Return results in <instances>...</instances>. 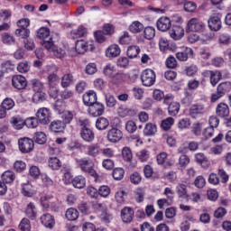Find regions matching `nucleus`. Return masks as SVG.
<instances>
[{"mask_svg":"<svg viewBox=\"0 0 231 231\" xmlns=\"http://www.w3.org/2000/svg\"><path fill=\"white\" fill-rule=\"evenodd\" d=\"M144 39L151 41L154 39L156 35V30L152 26L144 27L143 29Z\"/></svg>","mask_w":231,"mask_h":231,"instance_id":"nucleus-44","label":"nucleus"},{"mask_svg":"<svg viewBox=\"0 0 231 231\" xmlns=\"http://www.w3.org/2000/svg\"><path fill=\"white\" fill-rule=\"evenodd\" d=\"M42 44L48 51L53 52V55L58 57V59H62L64 58V55H66V51L64 50L57 47L56 44L53 43L52 38H50L49 41H44Z\"/></svg>","mask_w":231,"mask_h":231,"instance_id":"nucleus-4","label":"nucleus"},{"mask_svg":"<svg viewBox=\"0 0 231 231\" xmlns=\"http://www.w3.org/2000/svg\"><path fill=\"white\" fill-rule=\"evenodd\" d=\"M73 80H74L73 74L67 73L63 75V77L61 78V87L69 88V86L73 84Z\"/></svg>","mask_w":231,"mask_h":231,"instance_id":"nucleus-40","label":"nucleus"},{"mask_svg":"<svg viewBox=\"0 0 231 231\" xmlns=\"http://www.w3.org/2000/svg\"><path fill=\"white\" fill-rule=\"evenodd\" d=\"M96 127L98 131H106L109 127V121L106 117H99L96 121Z\"/></svg>","mask_w":231,"mask_h":231,"instance_id":"nucleus-33","label":"nucleus"},{"mask_svg":"<svg viewBox=\"0 0 231 231\" xmlns=\"http://www.w3.org/2000/svg\"><path fill=\"white\" fill-rule=\"evenodd\" d=\"M59 76L55 73H51L48 76V84L51 88H55L59 84Z\"/></svg>","mask_w":231,"mask_h":231,"instance_id":"nucleus-62","label":"nucleus"},{"mask_svg":"<svg viewBox=\"0 0 231 231\" xmlns=\"http://www.w3.org/2000/svg\"><path fill=\"white\" fill-rule=\"evenodd\" d=\"M158 132V126L154 123H147L143 129L144 136H154Z\"/></svg>","mask_w":231,"mask_h":231,"instance_id":"nucleus-28","label":"nucleus"},{"mask_svg":"<svg viewBox=\"0 0 231 231\" xmlns=\"http://www.w3.org/2000/svg\"><path fill=\"white\" fill-rule=\"evenodd\" d=\"M86 33H88L86 27L79 25L77 29L70 31V37L71 39H80L86 37Z\"/></svg>","mask_w":231,"mask_h":231,"instance_id":"nucleus-23","label":"nucleus"},{"mask_svg":"<svg viewBox=\"0 0 231 231\" xmlns=\"http://www.w3.org/2000/svg\"><path fill=\"white\" fill-rule=\"evenodd\" d=\"M159 48L162 53H167V51H174V50H176V45L169 42L167 38H160Z\"/></svg>","mask_w":231,"mask_h":231,"instance_id":"nucleus-17","label":"nucleus"},{"mask_svg":"<svg viewBox=\"0 0 231 231\" xmlns=\"http://www.w3.org/2000/svg\"><path fill=\"white\" fill-rule=\"evenodd\" d=\"M122 53V50L118 44H112L106 50V57L107 59H116Z\"/></svg>","mask_w":231,"mask_h":231,"instance_id":"nucleus-18","label":"nucleus"},{"mask_svg":"<svg viewBox=\"0 0 231 231\" xmlns=\"http://www.w3.org/2000/svg\"><path fill=\"white\" fill-rule=\"evenodd\" d=\"M75 51L79 55H84L88 51V42L84 40H79L75 44Z\"/></svg>","mask_w":231,"mask_h":231,"instance_id":"nucleus-27","label":"nucleus"},{"mask_svg":"<svg viewBox=\"0 0 231 231\" xmlns=\"http://www.w3.org/2000/svg\"><path fill=\"white\" fill-rule=\"evenodd\" d=\"M126 75L123 72H116L115 75L112 77V81L114 84H122L124 80L126 79Z\"/></svg>","mask_w":231,"mask_h":231,"instance_id":"nucleus-55","label":"nucleus"},{"mask_svg":"<svg viewBox=\"0 0 231 231\" xmlns=\"http://www.w3.org/2000/svg\"><path fill=\"white\" fill-rule=\"evenodd\" d=\"M176 191L179 198H183L184 199H189V194L187 193V185L185 184H179L176 187Z\"/></svg>","mask_w":231,"mask_h":231,"instance_id":"nucleus-41","label":"nucleus"},{"mask_svg":"<svg viewBox=\"0 0 231 231\" xmlns=\"http://www.w3.org/2000/svg\"><path fill=\"white\" fill-rule=\"evenodd\" d=\"M208 26L212 32H219L221 30V14L211 15L208 21Z\"/></svg>","mask_w":231,"mask_h":231,"instance_id":"nucleus-7","label":"nucleus"},{"mask_svg":"<svg viewBox=\"0 0 231 231\" xmlns=\"http://www.w3.org/2000/svg\"><path fill=\"white\" fill-rule=\"evenodd\" d=\"M105 106L104 104L100 103V102H96L93 105H90L88 106V114L91 116L97 117V116H102V115H104V111H105Z\"/></svg>","mask_w":231,"mask_h":231,"instance_id":"nucleus-12","label":"nucleus"},{"mask_svg":"<svg viewBox=\"0 0 231 231\" xmlns=\"http://www.w3.org/2000/svg\"><path fill=\"white\" fill-rule=\"evenodd\" d=\"M19 228L21 231H30L32 230V224L28 218H23L19 224Z\"/></svg>","mask_w":231,"mask_h":231,"instance_id":"nucleus-57","label":"nucleus"},{"mask_svg":"<svg viewBox=\"0 0 231 231\" xmlns=\"http://www.w3.org/2000/svg\"><path fill=\"white\" fill-rule=\"evenodd\" d=\"M34 140L36 143L44 145V143H46V134H44V132H36L34 134Z\"/></svg>","mask_w":231,"mask_h":231,"instance_id":"nucleus-54","label":"nucleus"},{"mask_svg":"<svg viewBox=\"0 0 231 231\" xmlns=\"http://www.w3.org/2000/svg\"><path fill=\"white\" fill-rule=\"evenodd\" d=\"M136 157L142 162H148L149 158H151V152L147 150H141L136 152Z\"/></svg>","mask_w":231,"mask_h":231,"instance_id":"nucleus-48","label":"nucleus"},{"mask_svg":"<svg viewBox=\"0 0 231 231\" xmlns=\"http://www.w3.org/2000/svg\"><path fill=\"white\" fill-rule=\"evenodd\" d=\"M117 115L121 118H125V116H134V115H136V111L127 106H119L117 108Z\"/></svg>","mask_w":231,"mask_h":231,"instance_id":"nucleus-24","label":"nucleus"},{"mask_svg":"<svg viewBox=\"0 0 231 231\" xmlns=\"http://www.w3.org/2000/svg\"><path fill=\"white\" fill-rule=\"evenodd\" d=\"M16 37H22V39H28L30 37V29H16L14 32Z\"/></svg>","mask_w":231,"mask_h":231,"instance_id":"nucleus-64","label":"nucleus"},{"mask_svg":"<svg viewBox=\"0 0 231 231\" xmlns=\"http://www.w3.org/2000/svg\"><path fill=\"white\" fill-rule=\"evenodd\" d=\"M134 217V210L131 208L125 207L121 210V218L124 223H131Z\"/></svg>","mask_w":231,"mask_h":231,"instance_id":"nucleus-21","label":"nucleus"},{"mask_svg":"<svg viewBox=\"0 0 231 231\" xmlns=\"http://www.w3.org/2000/svg\"><path fill=\"white\" fill-rule=\"evenodd\" d=\"M205 28H206L205 23L198 18H191L189 21H188V23H187L188 32H197L199 33H201L205 32Z\"/></svg>","mask_w":231,"mask_h":231,"instance_id":"nucleus-5","label":"nucleus"},{"mask_svg":"<svg viewBox=\"0 0 231 231\" xmlns=\"http://www.w3.org/2000/svg\"><path fill=\"white\" fill-rule=\"evenodd\" d=\"M40 221L46 228H53L55 226V218L50 213L43 214L40 217Z\"/></svg>","mask_w":231,"mask_h":231,"instance_id":"nucleus-20","label":"nucleus"},{"mask_svg":"<svg viewBox=\"0 0 231 231\" xmlns=\"http://www.w3.org/2000/svg\"><path fill=\"white\" fill-rule=\"evenodd\" d=\"M87 156H90V158H97V156H100L102 154V147L100 143H94L87 145Z\"/></svg>","mask_w":231,"mask_h":231,"instance_id":"nucleus-13","label":"nucleus"},{"mask_svg":"<svg viewBox=\"0 0 231 231\" xmlns=\"http://www.w3.org/2000/svg\"><path fill=\"white\" fill-rule=\"evenodd\" d=\"M217 89L225 96L231 91V83L229 81L222 82L217 86Z\"/></svg>","mask_w":231,"mask_h":231,"instance_id":"nucleus-49","label":"nucleus"},{"mask_svg":"<svg viewBox=\"0 0 231 231\" xmlns=\"http://www.w3.org/2000/svg\"><path fill=\"white\" fill-rule=\"evenodd\" d=\"M11 124H13L14 129H23L25 125V121L20 116H14L11 119Z\"/></svg>","mask_w":231,"mask_h":231,"instance_id":"nucleus-50","label":"nucleus"},{"mask_svg":"<svg viewBox=\"0 0 231 231\" xmlns=\"http://www.w3.org/2000/svg\"><path fill=\"white\" fill-rule=\"evenodd\" d=\"M157 29L160 32H167V30L171 29V19L169 17L162 16L157 20Z\"/></svg>","mask_w":231,"mask_h":231,"instance_id":"nucleus-19","label":"nucleus"},{"mask_svg":"<svg viewBox=\"0 0 231 231\" xmlns=\"http://www.w3.org/2000/svg\"><path fill=\"white\" fill-rule=\"evenodd\" d=\"M25 125L29 129H35V127L39 125V119H37V117H29L25 119Z\"/></svg>","mask_w":231,"mask_h":231,"instance_id":"nucleus-58","label":"nucleus"},{"mask_svg":"<svg viewBox=\"0 0 231 231\" xmlns=\"http://www.w3.org/2000/svg\"><path fill=\"white\" fill-rule=\"evenodd\" d=\"M168 113L170 116H176L180 113V103L171 102L168 107Z\"/></svg>","mask_w":231,"mask_h":231,"instance_id":"nucleus-47","label":"nucleus"},{"mask_svg":"<svg viewBox=\"0 0 231 231\" xmlns=\"http://www.w3.org/2000/svg\"><path fill=\"white\" fill-rule=\"evenodd\" d=\"M124 137V134L118 128H111L107 132L106 138L111 143H118Z\"/></svg>","mask_w":231,"mask_h":231,"instance_id":"nucleus-10","label":"nucleus"},{"mask_svg":"<svg viewBox=\"0 0 231 231\" xmlns=\"http://www.w3.org/2000/svg\"><path fill=\"white\" fill-rule=\"evenodd\" d=\"M141 80L143 86L151 88L156 82V73L151 69H146L141 73Z\"/></svg>","mask_w":231,"mask_h":231,"instance_id":"nucleus-3","label":"nucleus"},{"mask_svg":"<svg viewBox=\"0 0 231 231\" xmlns=\"http://www.w3.org/2000/svg\"><path fill=\"white\" fill-rule=\"evenodd\" d=\"M2 180L4 183H14L15 181V173L12 171H5L2 174Z\"/></svg>","mask_w":231,"mask_h":231,"instance_id":"nucleus-34","label":"nucleus"},{"mask_svg":"<svg viewBox=\"0 0 231 231\" xmlns=\"http://www.w3.org/2000/svg\"><path fill=\"white\" fill-rule=\"evenodd\" d=\"M25 214L30 219H35L37 217V212L35 211V204L30 202L25 209Z\"/></svg>","mask_w":231,"mask_h":231,"instance_id":"nucleus-37","label":"nucleus"},{"mask_svg":"<svg viewBox=\"0 0 231 231\" xmlns=\"http://www.w3.org/2000/svg\"><path fill=\"white\" fill-rule=\"evenodd\" d=\"M217 41L220 46H228L231 43V36L228 33H221Z\"/></svg>","mask_w":231,"mask_h":231,"instance_id":"nucleus-45","label":"nucleus"},{"mask_svg":"<svg viewBox=\"0 0 231 231\" xmlns=\"http://www.w3.org/2000/svg\"><path fill=\"white\" fill-rule=\"evenodd\" d=\"M216 112L217 116H220V118H226V116L230 115V109L228 108V105L225 103L218 104Z\"/></svg>","mask_w":231,"mask_h":231,"instance_id":"nucleus-22","label":"nucleus"},{"mask_svg":"<svg viewBox=\"0 0 231 231\" xmlns=\"http://www.w3.org/2000/svg\"><path fill=\"white\" fill-rule=\"evenodd\" d=\"M50 109L46 107H42L38 109L36 112V118L40 124H42L43 125H46L47 124H50Z\"/></svg>","mask_w":231,"mask_h":231,"instance_id":"nucleus-9","label":"nucleus"},{"mask_svg":"<svg viewBox=\"0 0 231 231\" xmlns=\"http://www.w3.org/2000/svg\"><path fill=\"white\" fill-rule=\"evenodd\" d=\"M223 75L221 74L220 71L218 70H213V72H211V76H210V84L211 86L216 87L217 86V83L219 82V80H221Z\"/></svg>","mask_w":231,"mask_h":231,"instance_id":"nucleus-39","label":"nucleus"},{"mask_svg":"<svg viewBox=\"0 0 231 231\" xmlns=\"http://www.w3.org/2000/svg\"><path fill=\"white\" fill-rule=\"evenodd\" d=\"M66 125L62 121H53L50 125L51 131H52V133H62Z\"/></svg>","mask_w":231,"mask_h":231,"instance_id":"nucleus-32","label":"nucleus"},{"mask_svg":"<svg viewBox=\"0 0 231 231\" xmlns=\"http://www.w3.org/2000/svg\"><path fill=\"white\" fill-rule=\"evenodd\" d=\"M98 71V69L97 68V63H88L85 67V73L87 75H95Z\"/></svg>","mask_w":231,"mask_h":231,"instance_id":"nucleus-63","label":"nucleus"},{"mask_svg":"<svg viewBox=\"0 0 231 231\" xmlns=\"http://www.w3.org/2000/svg\"><path fill=\"white\" fill-rule=\"evenodd\" d=\"M12 86L15 89H25L26 86H28V81L23 75H14L12 78Z\"/></svg>","mask_w":231,"mask_h":231,"instance_id":"nucleus-11","label":"nucleus"},{"mask_svg":"<svg viewBox=\"0 0 231 231\" xmlns=\"http://www.w3.org/2000/svg\"><path fill=\"white\" fill-rule=\"evenodd\" d=\"M15 69V65L11 60H6L1 63L0 69L2 72L5 73H10V71H14Z\"/></svg>","mask_w":231,"mask_h":231,"instance_id":"nucleus-38","label":"nucleus"},{"mask_svg":"<svg viewBox=\"0 0 231 231\" xmlns=\"http://www.w3.org/2000/svg\"><path fill=\"white\" fill-rule=\"evenodd\" d=\"M116 73V68L111 63L106 65L103 69V74L105 77H109L113 79V76Z\"/></svg>","mask_w":231,"mask_h":231,"instance_id":"nucleus-36","label":"nucleus"},{"mask_svg":"<svg viewBox=\"0 0 231 231\" xmlns=\"http://www.w3.org/2000/svg\"><path fill=\"white\" fill-rule=\"evenodd\" d=\"M22 194H23L26 198H32L35 196V189H33L32 183L27 182L22 184Z\"/></svg>","mask_w":231,"mask_h":231,"instance_id":"nucleus-25","label":"nucleus"},{"mask_svg":"<svg viewBox=\"0 0 231 231\" xmlns=\"http://www.w3.org/2000/svg\"><path fill=\"white\" fill-rule=\"evenodd\" d=\"M105 100L106 107H115V106H116V99L115 98V96H113L112 94H105Z\"/></svg>","mask_w":231,"mask_h":231,"instance_id":"nucleus-56","label":"nucleus"},{"mask_svg":"<svg viewBox=\"0 0 231 231\" xmlns=\"http://www.w3.org/2000/svg\"><path fill=\"white\" fill-rule=\"evenodd\" d=\"M73 116H75V112L73 111H69V110H67V111H64L62 116H61V118L63 120V124H71L72 120H73Z\"/></svg>","mask_w":231,"mask_h":231,"instance_id":"nucleus-52","label":"nucleus"},{"mask_svg":"<svg viewBox=\"0 0 231 231\" xmlns=\"http://www.w3.org/2000/svg\"><path fill=\"white\" fill-rule=\"evenodd\" d=\"M76 163L79 169H81L82 172L88 174L89 176H93V178H97V171L93 168V162L88 158L77 159Z\"/></svg>","mask_w":231,"mask_h":231,"instance_id":"nucleus-2","label":"nucleus"},{"mask_svg":"<svg viewBox=\"0 0 231 231\" xmlns=\"http://www.w3.org/2000/svg\"><path fill=\"white\" fill-rule=\"evenodd\" d=\"M1 106L5 111H10V109H14V106H15V102H14V99L7 97L4 99Z\"/></svg>","mask_w":231,"mask_h":231,"instance_id":"nucleus-60","label":"nucleus"},{"mask_svg":"<svg viewBox=\"0 0 231 231\" xmlns=\"http://www.w3.org/2000/svg\"><path fill=\"white\" fill-rule=\"evenodd\" d=\"M1 41L3 44H6L7 46H12V44H15V38L10 35L8 32H4L1 34Z\"/></svg>","mask_w":231,"mask_h":231,"instance_id":"nucleus-42","label":"nucleus"},{"mask_svg":"<svg viewBox=\"0 0 231 231\" xmlns=\"http://www.w3.org/2000/svg\"><path fill=\"white\" fill-rule=\"evenodd\" d=\"M18 145L21 152H23V154H28V152H32V151H33V147L35 144L33 143V140L28 137H23L22 139H19Z\"/></svg>","mask_w":231,"mask_h":231,"instance_id":"nucleus-6","label":"nucleus"},{"mask_svg":"<svg viewBox=\"0 0 231 231\" xmlns=\"http://www.w3.org/2000/svg\"><path fill=\"white\" fill-rule=\"evenodd\" d=\"M172 125H174V118L172 117H168L161 122V128L163 131H169Z\"/></svg>","mask_w":231,"mask_h":231,"instance_id":"nucleus-51","label":"nucleus"},{"mask_svg":"<svg viewBox=\"0 0 231 231\" xmlns=\"http://www.w3.org/2000/svg\"><path fill=\"white\" fill-rule=\"evenodd\" d=\"M80 124L82 125L80 129L81 139L85 141L86 143H93V142H95V132L91 128L86 126L89 125V120L84 119L83 121H80Z\"/></svg>","mask_w":231,"mask_h":231,"instance_id":"nucleus-1","label":"nucleus"},{"mask_svg":"<svg viewBox=\"0 0 231 231\" xmlns=\"http://www.w3.org/2000/svg\"><path fill=\"white\" fill-rule=\"evenodd\" d=\"M136 129H138V126L136 125V123L133 120H129L125 123V131L129 133L130 134H133V133H135Z\"/></svg>","mask_w":231,"mask_h":231,"instance_id":"nucleus-61","label":"nucleus"},{"mask_svg":"<svg viewBox=\"0 0 231 231\" xmlns=\"http://www.w3.org/2000/svg\"><path fill=\"white\" fill-rule=\"evenodd\" d=\"M49 35H50V28L48 27H41L36 32V37L38 39H42V41H43L44 39H48ZM42 42H44V41Z\"/></svg>","mask_w":231,"mask_h":231,"instance_id":"nucleus-46","label":"nucleus"},{"mask_svg":"<svg viewBox=\"0 0 231 231\" xmlns=\"http://www.w3.org/2000/svg\"><path fill=\"white\" fill-rule=\"evenodd\" d=\"M49 167L52 169V171H59V169L62 167V162L57 157H51L49 159Z\"/></svg>","mask_w":231,"mask_h":231,"instance_id":"nucleus-43","label":"nucleus"},{"mask_svg":"<svg viewBox=\"0 0 231 231\" xmlns=\"http://www.w3.org/2000/svg\"><path fill=\"white\" fill-rule=\"evenodd\" d=\"M124 174H125V171L122 168H116L112 172L114 180L117 181L124 179Z\"/></svg>","mask_w":231,"mask_h":231,"instance_id":"nucleus-59","label":"nucleus"},{"mask_svg":"<svg viewBox=\"0 0 231 231\" xmlns=\"http://www.w3.org/2000/svg\"><path fill=\"white\" fill-rule=\"evenodd\" d=\"M169 33L173 41H180L185 35V30L180 25H173L169 31Z\"/></svg>","mask_w":231,"mask_h":231,"instance_id":"nucleus-15","label":"nucleus"},{"mask_svg":"<svg viewBox=\"0 0 231 231\" xmlns=\"http://www.w3.org/2000/svg\"><path fill=\"white\" fill-rule=\"evenodd\" d=\"M72 185L75 189H84L86 187V178L82 175H78L72 180Z\"/></svg>","mask_w":231,"mask_h":231,"instance_id":"nucleus-31","label":"nucleus"},{"mask_svg":"<svg viewBox=\"0 0 231 231\" xmlns=\"http://www.w3.org/2000/svg\"><path fill=\"white\" fill-rule=\"evenodd\" d=\"M140 47H138L137 45H131L128 47L126 51L127 57H129V59H136L140 54Z\"/></svg>","mask_w":231,"mask_h":231,"instance_id":"nucleus-35","label":"nucleus"},{"mask_svg":"<svg viewBox=\"0 0 231 231\" xmlns=\"http://www.w3.org/2000/svg\"><path fill=\"white\" fill-rule=\"evenodd\" d=\"M194 55V51L189 47H183L182 51H179L176 53V59L180 60V62H187L189 60V57H192Z\"/></svg>","mask_w":231,"mask_h":231,"instance_id":"nucleus-16","label":"nucleus"},{"mask_svg":"<svg viewBox=\"0 0 231 231\" xmlns=\"http://www.w3.org/2000/svg\"><path fill=\"white\" fill-rule=\"evenodd\" d=\"M97 99V92H95L94 90H88L83 95L82 97L84 106H87L88 107L96 104Z\"/></svg>","mask_w":231,"mask_h":231,"instance_id":"nucleus-14","label":"nucleus"},{"mask_svg":"<svg viewBox=\"0 0 231 231\" xmlns=\"http://www.w3.org/2000/svg\"><path fill=\"white\" fill-rule=\"evenodd\" d=\"M144 26L140 21H134L129 26L128 31L131 33H142L143 32Z\"/></svg>","mask_w":231,"mask_h":231,"instance_id":"nucleus-26","label":"nucleus"},{"mask_svg":"<svg viewBox=\"0 0 231 231\" xmlns=\"http://www.w3.org/2000/svg\"><path fill=\"white\" fill-rule=\"evenodd\" d=\"M44 100H46V93H44V91L34 92V95L32 96V101L34 104L44 102Z\"/></svg>","mask_w":231,"mask_h":231,"instance_id":"nucleus-53","label":"nucleus"},{"mask_svg":"<svg viewBox=\"0 0 231 231\" xmlns=\"http://www.w3.org/2000/svg\"><path fill=\"white\" fill-rule=\"evenodd\" d=\"M79 210L74 208H69L65 212V217L68 221H77L79 219Z\"/></svg>","mask_w":231,"mask_h":231,"instance_id":"nucleus-29","label":"nucleus"},{"mask_svg":"<svg viewBox=\"0 0 231 231\" xmlns=\"http://www.w3.org/2000/svg\"><path fill=\"white\" fill-rule=\"evenodd\" d=\"M51 199H53V195L51 194H45L41 196L40 203L44 210H48V208H50V203Z\"/></svg>","mask_w":231,"mask_h":231,"instance_id":"nucleus-30","label":"nucleus"},{"mask_svg":"<svg viewBox=\"0 0 231 231\" xmlns=\"http://www.w3.org/2000/svg\"><path fill=\"white\" fill-rule=\"evenodd\" d=\"M207 113V108L202 104H193L189 109V115L191 118H198Z\"/></svg>","mask_w":231,"mask_h":231,"instance_id":"nucleus-8","label":"nucleus"}]
</instances>
